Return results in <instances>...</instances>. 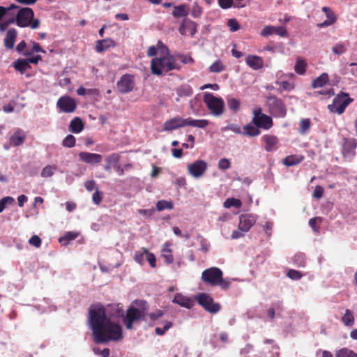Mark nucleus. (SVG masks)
<instances>
[{"mask_svg": "<svg viewBox=\"0 0 357 357\" xmlns=\"http://www.w3.org/2000/svg\"><path fill=\"white\" fill-rule=\"evenodd\" d=\"M88 321L96 344L118 341L123 338L122 327L111 321L101 304L91 305L89 308Z\"/></svg>", "mask_w": 357, "mask_h": 357, "instance_id": "f257e3e1", "label": "nucleus"}, {"mask_svg": "<svg viewBox=\"0 0 357 357\" xmlns=\"http://www.w3.org/2000/svg\"><path fill=\"white\" fill-rule=\"evenodd\" d=\"M181 68L175 56L171 54L155 57L151 62V73L160 76L163 72L167 73L173 70H179Z\"/></svg>", "mask_w": 357, "mask_h": 357, "instance_id": "f03ea898", "label": "nucleus"}, {"mask_svg": "<svg viewBox=\"0 0 357 357\" xmlns=\"http://www.w3.org/2000/svg\"><path fill=\"white\" fill-rule=\"evenodd\" d=\"M135 303L140 308H137L133 306L129 307L123 319V321L128 330H132L134 324L145 320L146 312L149 308L147 302L145 301H136Z\"/></svg>", "mask_w": 357, "mask_h": 357, "instance_id": "7ed1b4c3", "label": "nucleus"}, {"mask_svg": "<svg viewBox=\"0 0 357 357\" xmlns=\"http://www.w3.org/2000/svg\"><path fill=\"white\" fill-rule=\"evenodd\" d=\"M33 10L28 7L20 8L16 15V24L20 27L31 26V29H36L40 25L38 19H33Z\"/></svg>", "mask_w": 357, "mask_h": 357, "instance_id": "20e7f679", "label": "nucleus"}, {"mask_svg": "<svg viewBox=\"0 0 357 357\" xmlns=\"http://www.w3.org/2000/svg\"><path fill=\"white\" fill-rule=\"evenodd\" d=\"M203 101L212 115L219 116L223 114L225 102L222 98L215 97L211 93H205Z\"/></svg>", "mask_w": 357, "mask_h": 357, "instance_id": "39448f33", "label": "nucleus"}, {"mask_svg": "<svg viewBox=\"0 0 357 357\" xmlns=\"http://www.w3.org/2000/svg\"><path fill=\"white\" fill-rule=\"evenodd\" d=\"M269 112L275 118H284L287 115V107L283 100L274 95L266 97Z\"/></svg>", "mask_w": 357, "mask_h": 357, "instance_id": "423d86ee", "label": "nucleus"}, {"mask_svg": "<svg viewBox=\"0 0 357 357\" xmlns=\"http://www.w3.org/2000/svg\"><path fill=\"white\" fill-rule=\"evenodd\" d=\"M353 100L354 99L349 97V93L341 92L335 97L333 103L328 105V108L332 112L342 114Z\"/></svg>", "mask_w": 357, "mask_h": 357, "instance_id": "0eeeda50", "label": "nucleus"}, {"mask_svg": "<svg viewBox=\"0 0 357 357\" xmlns=\"http://www.w3.org/2000/svg\"><path fill=\"white\" fill-rule=\"evenodd\" d=\"M252 114V123L255 126L264 130H269L272 128L273 122L271 117L262 113V109L260 107L255 108Z\"/></svg>", "mask_w": 357, "mask_h": 357, "instance_id": "6e6552de", "label": "nucleus"}, {"mask_svg": "<svg viewBox=\"0 0 357 357\" xmlns=\"http://www.w3.org/2000/svg\"><path fill=\"white\" fill-rule=\"evenodd\" d=\"M196 300L199 305L211 314H216L221 310L220 304L215 303L213 298L206 293L198 294Z\"/></svg>", "mask_w": 357, "mask_h": 357, "instance_id": "1a4fd4ad", "label": "nucleus"}, {"mask_svg": "<svg viewBox=\"0 0 357 357\" xmlns=\"http://www.w3.org/2000/svg\"><path fill=\"white\" fill-rule=\"evenodd\" d=\"M223 276V273L218 267H211L204 270L202 273V281L211 286H216Z\"/></svg>", "mask_w": 357, "mask_h": 357, "instance_id": "9d476101", "label": "nucleus"}, {"mask_svg": "<svg viewBox=\"0 0 357 357\" xmlns=\"http://www.w3.org/2000/svg\"><path fill=\"white\" fill-rule=\"evenodd\" d=\"M56 107L61 112L73 113L77 109V104L75 98L63 96L58 99Z\"/></svg>", "mask_w": 357, "mask_h": 357, "instance_id": "9b49d317", "label": "nucleus"}, {"mask_svg": "<svg viewBox=\"0 0 357 357\" xmlns=\"http://www.w3.org/2000/svg\"><path fill=\"white\" fill-rule=\"evenodd\" d=\"M135 86V77L130 74L123 75L116 83L117 90L120 93L131 92Z\"/></svg>", "mask_w": 357, "mask_h": 357, "instance_id": "f8f14e48", "label": "nucleus"}, {"mask_svg": "<svg viewBox=\"0 0 357 357\" xmlns=\"http://www.w3.org/2000/svg\"><path fill=\"white\" fill-rule=\"evenodd\" d=\"M207 163L202 160H198L192 163L188 164V172L195 178H199L203 176L207 169Z\"/></svg>", "mask_w": 357, "mask_h": 357, "instance_id": "ddd939ff", "label": "nucleus"}, {"mask_svg": "<svg viewBox=\"0 0 357 357\" xmlns=\"http://www.w3.org/2000/svg\"><path fill=\"white\" fill-rule=\"evenodd\" d=\"M256 217L252 214H242L239 217L238 229L247 232L255 224Z\"/></svg>", "mask_w": 357, "mask_h": 357, "instance_id": "4468645a", "label": "nucleus"}, {"mask_svg": "<svg viewBox=\"0 0 357 357\" xmlns=\"http://www.w3.org/2000/svg\"><path fill=\"white\" fill-rule=\"evenodd\" d=\"M197 26L198 24L195 22L185 18L181 23L178 31L183 36L189 33L191 36H193L197 33Z\"/></svg>", "mask_w": 357, "mask_h": 357, "instance_id": "2eb2a0df", "label": "nucleus"}, {"mask_svg": "<svg viewBox=\"0 0 357 357\" xmlns=\"http://www.w3.org/2000/svg\"><path fill=\"white\" fill-rule=\"evenodd\" d=\"M26 139V132L20 129H16L9 137V142L10 145L13 146H22Z\"/></svg>", "mask_w": 357, "mask_h": 357, "instance_id": "dca6fc26", "label": "nucleus"}, {"mask_svg": "<svg viewBox=\"0 0 357 357\" xmlns=\"http://www.w3.org/2000/svg\"><path fill=\"white\" fill-rule=\"evenodd\" d=\"M184 126H186V119L176 116L164 123L163 130L171 131Z\"/></svg>", "mask_w": 357, "mask_h": 357, "instance_id": "f3484780", "label": "nucleus"}, {"mask_svg": "<svg viewBox=\"0 0 357 357\" xmlns=\"http://www.w3.org/2000/svg\"><path fill=\"white\" fill-rule=\"evenodd\" d=\"M79 159L85 163L95 165L100 163L102 157L98 153H93L86 151H82L79 153Z\"/></svg>", "mask_w": 357, "mask_h": 357, "instance_id": "a211bd4d", "label": "nucleus"}, {"mask_svg": "<svg viewBox=\"0 0 357 357\" xmlns=\"http://www.w3.org/2000/svg\"><path fill=\"white\" fill-rule=\"evenodd\" d=\"M271 34H277L280 36L285 37L287 36V31L284 26H266L261 32L262 36H268Z\"/></svg>", "mask_w": 357, "mask_h": 357, "instance_id": "6ab92c4d", "label": "nucleus"}, {"mask_svg": "<svg viewBox=\"0 0 357 357\" xmlns=\"http://www.w3.org/2000/svg\"><path fill=\"white\" fill-rule=\"evenodd\" d=\"M356 146L357 143L354 139H346L342 151L343 156L344 158H351L355 154L354 150Z\"/></svg>", "mask_w": 357, "mask_h": 357, "instance_id": "aec40b11", "label": "nucleus"}, {"mask_svg": "<svg viewBox=\"0 0 357 357\" xmlns=\"http://www.w3.org/2000/svg\"><path fill=\"white\" fill-rule=\"evenodd\" d=\"M116 46V42L112 38L98 40L96 41L95 49L97 52L102 53L111 47Z\"/></svg>", "mask_w": 357, "mask_h": 357, "instance_id": "412c9836", "label": "nucleus"}, {"mask_svg": "<svg viewBox=\"0 0 357 357\" xmlns=\"http://www.w3.org/2000/svg\"><path fill=\"white\" fill-rule=\"evenodd\" d=\"M17 31L15 29H9L3 40V45L7 49H13L17 38Z\"/></svg>", "mask_w": 357, "mask_h": 357, "instance_id": "4be33fe9", "label": "nucleus"}, {"mask_svg": "<svg viewBox=\"0 0 357 357\" xmlns=\"http://www.w3.org/2000/svg\"><path fill=\"white\" fill-rule=\"evenodd\" d=\"M246 64L253 70L261 69L264 66L263 59L256 55H248L245 58Z\"/></svg>", "mask_w": 357, "mask_h": 357, "instance_id": "5701e85b", "label": "nucleus"}, {"mask_svg": "<svg viewBox=\"0 0 357 357\" xmlns=\"http://www.w3.org/2000/svg\"><path fill=\"white\" fill-rule=\"evenodd\" d=\"M172 301L181 307L188 309L191 308L194 305V301L192 299L178 293L176 294Z\"/></svg>", "mask_w": 357, "mask_h": 357, "instance_id": "b1692460", "label": "nucleus"}, {"mask_svg": "<svg viewBox=\"0 0 357 357\" xmlns=\"http://www.w3.org/2000/svg\"><path fill=\"white\" fill-rule=\"evenodd\" d=\"M322 11L326 14L327 20L321 24H319V27L322 28L328 26L336 22L337 17L330 8L324 6L322 8Z\"/></svg>", "mask_w": 357, "mask_h": 357, "instance_id": "393cba45", "label": "nucleus"}, {"mask_svg": "<svg viewBox=\"0 0 357 357\" xmlns=\"http://www.w3.org/2000/svg\"><path fill=\"white\" fill-rule=\"evenodd\" d=\"M84 123L79 117H75L72 119L69 125V130L75 134L81 132L84 130Z\"/></svg>", "mask_w": 357, "mask_h": 357, "instance_id": "a878e982", "label": "nucleus"}, {"mask_svg": "<svg viewBox=\"0 0 357 357\" xmlns=\"http://www.w3.org/2000/svg\"><path fill=\"white\" fill-rule=\"evenodd\" d=\"M304 160V156L301 155H290L285 157L282 163L287 167H291L298 165Z\"/></svg>", "mask_w": 357, "mask_h": 357, "instance_id": "bb28decb", "label": "nucleus"}, {"mask_svg": "<svg viewBox=\"0 0 357 357\" xmlns=\"http://www.w3.org/2000/svg\"><path fill=\"white\" fill-rule=\"evenodd\" d=\"M328 82H329L328 75L326 73H323L318 77H317L316 79L312 80V87L313 89L323 87Z\"/></svg>", "mask_w": 357, "mask_h": 357, "instance_id": "cd10ccee", "label": "nucleus"}, {"mask_svg": "<svg viewBox=\"0 0 357 357\" xmlns=\"http://www.w3.org/2000/svg\"><path fill=\"white\" fill-rule=\"evenodd\" d=\"M261 131L259 128L255 126L253 123H252V121L243 127V135H247L249 137H256L259 135Z\"/></svg>", "mask_w": 357, "mask_h": 357, "instance_id": "c85d7f7f", "label": "nucleus"}, {"mask_svg": "<svg viewBox=\"0 0 357 357\" xmlns=\"http://www.w3.org/2000/svg\"><path fill=\"white\" fill-rule=\"evenodd\" d=\"M13 67L16 71L20 72L21 74H24L25 71L31 68V66L29 64V61L26 59H18L13 63Z\"/></svg>", "mask_w": 357, "mask_h": 357, "instance_id": "c756f323", "label": "nucleus"}, {"mask_svg": "<svg viewBox=\"0 0 357 357\" xmlns=\"http://www.w3.org/2000/svg\"><path fill=\"white\" fill-rule=\"evenodd\" d=\"M263 140L266 143L265 149L266 151H271L274 146L278 143V139L276 136L272 135H265Z\"/></svg>", "mask_w": 357, "mask_h": 357, "instance_id": "7c9ffc66", "label": "nucleus"}, {"mask_svg": "<svg viewBox=\"0 0 357 357\" xmlns=\"http://www.w3.org/2000/svg\"><path fill=\"white\" fill-rule=\"evenodd\" d=\"M170 245L171 244L169 243H165L162 248V256L167 264H172L174 261V257Z\"/></svg>", "mask_w": 357, "mask_h": 357, "instance_id": "2f4dec72", "label": "nucleus"}, {"mask_svg": "<svg viewBox=\"0 0 357 357\" xmlns=\"http://www.w3.org/2000/svg\"><path fill=\"white\" fill-rule=\"evenodd\" d=\"M209 121L206 119H192L191 118L186 119V126L197 127L199 128H205L208 126Z\"/></svg>", "mask_w": 357, "mask_h": 357, "instance_id": "473e14b6", "label": "nucleus"}, {"mask_svg": "<svg viewBox=\"0 0 357 357\" xmlns=\"http://www.w3.org/2000/svg\"><path fill=\"white\" fill-rule=\"evenodd\" d=\"M292 261L298 267H305L306 265V257L305 254L298 252L293 257Z\"/></svg>", "mask_w": 357, "mask_h": 357, "instance_id": "72a5a7b5", "label": "nucleus"}, {"mask_svg": "<svg viewBox=\"0 0 357 357\" xmlns=\"http://www.w3.org/2000/svg\"><path fill=\"white\" fill-rule=\"evenodd\" d=\"M275 84L280 86L278 91L280 93L283 91H290L294 89V84L288 81H276Z\"/></svg>", "mask_w": 357, "mask_h": 357, "instance_id": "f704fd0d", "label": "nucleus"}, {"mask_svg": "<svg viewBox=\"0 0 357 357\" xmlns=\"http://www.w3.org/2000/svg\"><path fill=\"white\" fill-rule=\"evenodd\" d=\"M307 63L305 60L298 58L294 66L295 72L298 75H304L306 72Z\"/></svg>", "mask_w": 357, "mask_h": 357, "instance_id": "c9c22d12", "label": "nucleus"}, {"mask_svg": "<svg viewBox=\"0 0 357 357\" xmlns=\"http://www.w3.org/2000/svg\"><path fill=\"white\" fill-rule=\"evenodd\" d=\"M311 126V121L310 119H303L299 122L298 132L301 135H305Z\"/></svg>", "mask_w": 357, "mask_h": 357, "instance_id": "e433bc0d", "label": "nucleus"}, {"mask_svg": "<svg viewBox=\"0 0 357 357\" xmlns=\"http://www.w3.org/2000/svg\"><path fill=\"white\" fill-rule=\"evenodd\" d=\"M188 13L186 10V6L185 4H181L174 8L172 15L175 17H186Z\"/></svg>", "mask_w": 357, "mask_h": 357, "instance_id": "4c0bfd02", "label": "nucleus"}, {"mask_svg": "<svg viewBox=\"0 0 357 357\" xmlns=\"http://www.w3.org/2000/svg\"><path fill=\"white\" fill-rule=\"evenodd\" d=\"M174 208V204L172 201L160 200L156 203V209L158 211H162L165 209L172 210Z\"/></svg>", "mask_w": 357, "mask_h": 357, "instance_id": "58836bf2", "label": "nucleus"}, {"mask_svg": "<svg viewBox=\"0 0 357 357\" xmlns=\"http://www.w3.org/2000/svg\"><path fill=\"white\" fill-rule=\"evenodd\" d=\"M342 321L347 326H351L354 324V317L350 310L347 309L344 316L342 317Z\"/></svg>", "mask_w": 357, "mask_h": 357, "instance_id": "ea45409f", "label": "nucleus"}, {"mask_svg": "<svg viewBox=\"0 0 357 357\" xmlns=\"http://www.w3.org/2000/svg\"><path fill=\"white\" fill-rule=\"evenodd\" d=\"M335 357H357V354L344 347L336 351Z\"/></svg>", "mask_w": 357, "mask_h": 357, "instance_id": "a19ab883", "label": "nucleus"}, {"mask_svg": "<svg viewBox=\"0 0 357 357\" xmlns=\"http://www.w3.org/2000/svg\"><path fill=\"white\" fill-rule=\"evenodd\" d=\"M241 201L238 199H236L234 197L227 198L224 202V207L227 208H231L232 206L239 208L241 207Z\"/></svg>", "mask_w": 357, "mask_h": 357, "instance_id": "79ce46f5", "label": "nucleus"}, {"mask_svg": "<svg viewBox=\"0 0 357 357\" xmlns=\"http://www.w3.org/2000/svg\"><path fill=\"white\" fill-rule=\"evenodd\" d=\"M227 105L230 110L234 112H236L239 110L241 102L240 101L234 98H227Z\"/></svg>", "mask_w": 357, "mask_h": 357, "instance_id": "37998d69", "label": "nucleus"}, {"mask_svg": "<svg viewBox=\"0 0 357 357\" xmlns=\"http://www.w3.org/2000/svg\"><path fill=\"white\" fill-rule=\"evenodd\" d=\"M203 13L202 8L199 5L198 2L195 1L192 3L190 8V14L194 18H199Z\"/></svg>", "mask_w": 357, "mask_h": 357, "instance_id": "c03bdc74", "label": "nucleus"}, {"mask_svg": "<svg viewBox=\"0 0 357 357\" xmlns=\"http://www.w3.org/2000/svg\"><path fill=\"white\" fill-rule=\"evenodd\" d=\"M56 169V165H47L42 169L41 176L44 178L50 177L54 174Z\"/></svg>", "mask_w": 357, "mask_h": 357, "instance_id": "a18cd8bd", "label": "nucleus"}, {"mask_svg": "<svg viewBox=\"0 0 357 357\" xmlns=\"http://www.w3.org/2000/svg\"><path fill=\"white\" fill-rule=\"evenodd\" d=\"M76 139L73 135H68L63 140L62 144L65 147L72 148L75 145Z\"/></svg>", "mask_w": 357, "mask_h": 357, "instance_id": "49530a36", "label": "nucleus"}, {"mask_svg": "<svg viewBox=\"0 0 357 357\" xmlns=\"http://www.w3.org/2000/svg\"><path fill=\"white\" fill-rule=\"evenodd\" d=\"M15 203V199L12 197H4L0 199V213L3 212L6 205H11Z\"/></svg>", "mask_w": 357, "mask_h": 357, "instance_id": "de8ad7c7", "label": "nucleus"}, {"mask_svg": "<svg viewBox=\"0 0 357 357\" xmlns=\"http://www.w3.org/2000/svg\"><path fill=\"white\" fill-rule=\"evenodd\" d=\"M144 252H146V259L151 268L156 267V258L154 254L149 252L146 248H144Z\"/></svg>", "mask_w": 357, "mask_h": 357, "instance_id": "09e8293b", "label": "nucleus"}, {"mask_svg": "<svg viewBox=\"0 0 357 357\" xmlns=\"http://www.w3.org/2000/svg\"><path fill=\"white\" fill-rule=\"evenodd\" d=\"M142 248L141 250L137 251L134 255V260L140 265H143L144 263V257H146V252H144Z\"/></svg>", "mask_w": 357, "mask_h": 357, "instance_id": "8fccbe9b", "label": "nucleus"}, {"mask_svg": "<svg viewBox=\"0 0 357 357\" xmlns=\"http://www.w3.org/2000/svg\"><path fill=\"white\" fill-rule=\"evenodd\" d=\"M209 70L212 73H220L225 70V66L220 61H216L209 67Z\"/></svg>", "mask_w": 357, "mask_h": 357, "instance_id": "3c124183", "label": "nucleus"}, {"mask_svg": "<svg viewBox=\"0 0 357 357\" xmlns=\"http://www.w3.org/2000/svg\"><path fill=\"white\" fill-rule=\"evenodd\" d=\"M287 276L293 280H299L303 276V274L295 269H289L287 273Z\"/></svg>", "mask_w": 357, "mask_h": 357, "instance_id": "603ef678", "label": "nucleus"}, {"mask_svg": "<svg viewBox=\"0 0 357 357\" xmlns=\"http://www.w3.org/2000/svg\"><path fill=\"white\" fill-rule=\"evenodd\" d=\"M173 326L171 321H167L163 326V328L157 327L155 329V332L158 335H163L165 334L166 331H168Z\"/></svg>", "mask_w": 357, "mask_h": 357, "instance_id": "864d4df0", "label": "nucleus"}, {"mask_svg": "<svg viewBox=\"0 0 357 357\" xmlns=\"http://www.w3.org/2000/svg\"><path fill=\"white\" fill-rule=\"evenodd\" d=\"M78 234L74 232H67L63 237L59 238L60 243H66L70 241L74 240L77 237Z\"/></svg>", "mask_w": 357, "mask_h": 357, "instance_id": "5fc2aeb1", "label": "nucleus"}, {"mask_svg": "<svg viewBox=\"0 0 357 357\" xmlns=\"http://www.w3.org/2000/svg\"><path fill=\"white\" fill-rule=\"evenodd\" d=\"M119 160L120 156L119 154L112 153L107 157L106 162H108L114 166L119 162Z\"/></svg>", "mask_w": 357, "mask_h": 357, "instance_id": "6e6d98bb", "label": "nucleus"}, {"mask_svg": "<svg viewBox=\"0 0 357 357\" xmlns=\"http://www.w3.org/2000/svg\"><path fill=\"white\" fill-rule=\"evenodd\" d=\"M18 7L15 4H11L8 7H3L0 6V21L5 17L6 13L14 8H17Z\"/></svg>", "mask_w": 357, "mask_h": 357, "instance_id": "4d7b16f0", "label": "nucleus"}, {"mask_svg": "<svg viewBox=\"0 0 357 357\" xmlns=\"http://www.w3.org/2000/svg\"><path fill=\"white\" fill-rule=\"evenodd\" d=\"M29 243L35 248H38L41 246L42 241L38 236L33 235L29 238Z\"/></svg>", "mask_w": 357, "mask_h": 357, "instance_id": "13d9d810", "label": "nucleus"}, {"mask_svg": "<svg viewBox=\"0 0 357 357\" xmlns=\"http://www.w3.org/2000/svg\"><path fill=\"white\" fill-rule=\"evenodd\" d=\"M192 93L193 90L190 86H183L178 91L179 96H190Z\"/></svg>", "mask_w": 357, "mask_h": 357, "instance_id": "bf43d9fd", "label": "nucleus"}, {"mask_svg": "<svg viewBox=\"0 0 357 357\" xmlns=\"http://www.w3.org/2000/svg\"><path fill=\"white\" fill-rule=\"evenodd\" d=\"M222 130H231L236 134H242L243 135V132L241 131V128L240 126H238L237 124H234V123L229 124L225 128H224Z\"/></svg>", "mask_w": 357, "mask_h": 357, "instance_id": "052dcab7", "label": "nucleus"}, {"mask_svg": "<svg viewBox=\"0 0 357 357\" xmlns=\"http://www.w3.org/2000/svg\"><path fill=\"white\" fill-rule=\"evenodd\" d=\"M231 166L230 161L227 158H222L218 162V168L222 170H227Z\"/></svg>", "mask_w": 357, "mask_h": 357, "instance_id": "680f3d73", "label": "nucleus"}, {"mask_svg": "<svg viewBox=\"0 0 357 357\" xmlns=\"http://www.w3.org/2000/svg\"><path fill=\"white\" fill-rule=\"evenodd\" d=\"M227 26L229 27L231 31H236L239 29L240 26L236 19H230L227 22Z\"/></svg>", "mask_w": 357, "mask_h": 357, "instance_id": "e2e57ef3", "label": "nucleus"}, {"mask_svg": "<svg viewBox=\"0 0 357 357\" xmlns=\"http://www.w3.org/2000/svg\"><path fill=\"white\" fill-rule=\"evenodd\" d=\"M317 221H319L321 222V217H315L310 219L309 220V225L310 227L316 232L319 231V227L317 226Z\"/></svg>", "mask_w": 357, "mask_h": 357, "instance_id": "0e129e2a", "label": "nucleus"}, {"mask_svg": "<svg viewBox=\"0 0 357 357\" xmlns=\"http://www.w3.org/2000/svg\"><path fill=\"white\" fill-rule=\"evenodd\" d=\"M332 51L336 54H342L346 52V48L343 44L337 43L333 47Z\"/></svg>", "mask_w": 357, "mask_h": 357, "instance_id": "69168bd1", "label": "nucleus"}, {"mask_svg": "<svg viewBox=\"0 0 357 357\" xmlns=\"http://www.w3.org/2000/svg\"><path fill=\"white\" fill-rule=\"evenodd\" d=\"M102 199V193L96 188V192L93 194L92 199L95 204L98 205L100 204Z\"/></svg>", "mask_w": 357, "mask_h": 357, "instance_id": "338daca9", "label": "nucleus"}, {"mask_svg": "<svg viewBox=\"0 0 357 357\" xmlns=\"http://www.w3.org/2000/svg\"><path fill=\"white\" fill-rule=\"evenodd\" d=\"M324 190L320 185H317L313 192V197L316 199H321L324 195Z\"/></svg>", "mask_w": 357, "mask_h": 357, "instance_id": "774afa93", "label": "nucleus"}]
</instances>
